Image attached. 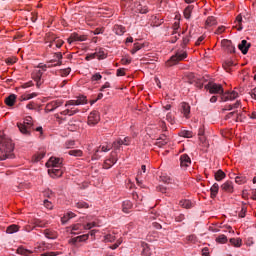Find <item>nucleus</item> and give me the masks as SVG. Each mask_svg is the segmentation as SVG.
Here are the masks:
<instances>
[{"mask_svg":"<svg viewBox=\"0 0 256 256\" xmlns=\"http://www.w3.org/2000/svg\"><path fill=\"white\" fill-rule=\"evenodd\" d=\"M180 137H185L186 139H191V137H193V132H191L189 130H182L180 132Z\"/></svg>","mask_w":256,"mask_h":256,"instance_id":"f704fd0d","label":"nucleus"},{"mask_svg":"<svg viewBox=\"0 0 256 256\" xmlns=\"http://www.w3.org/2000/svg\"><path fill=\"white\" fill-rule=\"evenodd\" d=\"M44 235L47 239H57V234L49 229L44 230Z\"/></svg>","mask_w":256,"mask_h":256,"instance_id":"c756f323","label":"nucleus"},{"mask_svg":"<svg viewBox=\"0 0 256 256\" xmlns=\"http://www.w3.org/2000/svg\"><path fill=\"white\" fill-rule=\"evenodd\" d=\"M236 27H238L237 29H238V31H243V24H241V23H243V17H241V15H238L237 17H236Z\"/></svg>","mask_w":256,"mask_h":256,"instance_id":"72a5a7b5","label":"nucleus"},{"mask_svg":"<svg viewBox=\"0 0 256 256\" xmlns=\"http://www.w3.org/2000/svg\"><path fill=\"white\" fill-rule=\"evenodd\" d=\"M63 43H65V42L59 38L56 39V41L54 42L55 47H57L58 49H61V47H63Z\"/></svg>","mask_w":256,"mask_h":256,"instance_id":"4d7b16f0","label":"nucleus"},{"mask_svg":"<svg viewBox=\"0 0 256 256\" xmlns=\"http://www.w3.org/2000/svg\"><path fill=\"white\" fill-rule=\"evenodd\" d=\"M61 105H63V102L61 100H55L47 105V109L49 111H53L54 109H57V107H61Z\"/></svg>","mask_w":256,"mask_h":256,"instance_id":"a211bd4d","label":"nucleus"},{"mask_svg":"<svg viewBox=\"0 0 256 256\" xmlns=\"http://www.w3.org/2000/svg\"><path fill=\"white\" fill-rule=\"evenodd\" d=\"M66 109L62 112H60V115H68L69 117H73V115H77L79 113V109L71 107V106H65Z\"/></svg>","mask_w":256,"mask_h":256,"instance_id":"ddd939ff","label":"nucleus"},{"mask_svg":"<svg viewBox=\"0 0 256 256\" xmlns=\"http://www.w3.org/2000/svg\"><path fill=\"white\" fill-rule=\"evenodd\" d=\"M46 65L48 66V68L57 67L59 65H63V61L51 60Z\"/></svg>","mask_w":256,"mask_h":256,"instance_id":"4c0bfd02","label":"nucleus"},{"mask_svg":"<svg viewBox=\"0 0 256 256\" xmlns=\"http://www.w3.org/2000/svg\"><path fill=\"white\" fill-rule=\"evenodd\" d=\"M180 206L184 209H191V207H193V202H191L190 200H181Z\"/></svg>","mask_w":256,"mask_h":256,"instance_id":"7c9ffc66","label":"nucleus"},{"mask_svg":"<svg viewBox=\"0 0 256 256\" xmlns=\"http://www.w3.org/2000/svg\"><path fill=\"white\" fill-rule=\"evenodd\" d=\"M96 53V57L97 59H105V52L103 51H99V52H95Z\"/></svg>","mask_w":256,"mask_h":256,"instance_id":"e2e57ef3","label":"nucleus"},{"mask_svg":"<svg viewBox=\"0 0 256 256\" xmlns=\"http://www.w3.org/2000/svg\"><path fill=\"white\" fill-rule=\"evenodd\" d=\"M62 165H63V159L57 158V157H51L46 163V167H48V175H50L52 179L61 177L63 175V170L61 169Z\"/></svg>","mask_w":256,"mask_h":256,"instance_id":"f03ea898","label":"nucleus"},{"mask_svg":"<svg viewBox=\"0 0 256 256\" xmlns=\"http://www.w3.org/2000/svg\"><path fill=\"white\" fill-rule=\"evenodd\" d=\"M250 47L251 43L247 42V40H242L241 43L238 45V49L243 55H247V53H249Z\"/></svg>","mask_w":256,"mask_h":256,"instance_id":"9b49d317","label":"nucleus"},{"mask_svg":"<svg viewBox=\"0 0 256 256\" xmlns=\"http://www.w3.org/2000/svg\"><path fill=\"white\" fill-rule=\"evenodd\" d=\"M115 163H117V158L112 156L104 162V169H111V167L114 166Z\"/></svg>","mask_w":256,"mask_h":256,"instance_id":"412c9836","label":"nucleus"},{"mask_svg":"<svg viewBox=\"0 0 256 256\" xmlns=\"http://www.w3.org/2000/svg\"><path fill=\"white\" fill-rule=\"evenodd\" d=\"M135 6H136L137 13H141L142 15L149 13V8L147 7V4L145 3V1L138 2L135 4Z\"/></svg>","mask_w":256,"mask_h":256,"instance_id":"1a4fd4ad","label":"nucleus"},{"mask_svg":"<svg viewBox=\"0 0 256 256\" xmlns=\"http://www.w3.org/2000/svg\"><path fill=\"white\" fill-rule=\"evenodd\" d=\"M252 99L256 100V87L250 92Z\"/></svg>","mask_w":256,"mask_h":256,"instance_id":"774afa93","label":"nucleus"},{"mask_svg":"<svg viewBox=\"0 0 256 256\" xmlns=\"http://www.w3.org/2000/svg\"><path fill=\"white\" fill-rule=\"evenodd\" d=\"M17 127L20 133L26 137H31V131H35V125L31 116H27L23 123H17Z\"/></svg>","mask_w":256,"mask_h":256,"instance_id":"7ed1b4c3","label":"nucleus"},{"mask_svg":"<svg viewBox=\"0 0 256 256\" xmlns=\"http://www.w3.org/2000/svg\"><path fill=\"white\" fill-rule=\"evenodd\" d=\"M172 29H173V32H172L173 35H175L177 32H179V29H180L179 21L174 22Z\"/></svg>","mask_w":256,"mask_h":256,"instance_id":"3c124183","label":"nucleus"},{"mask_svg":"<svg viewBox=\"0 0 256 256\" xmlns=\"http://www.w3.org/2000/svg\"><path fill=\"white\" fill-rule=\"evenodd\" d=\"M116 237L113 234H107L104 236L105 243H113L115 241Z\"/></svg>","mask_w":256,"mask_h":256,"instance_id":"79ce46f5","label":"nucleus"},{"mask_svg":"<svg viewBox=\"0 0 256 256\" xmlns=\"http://www.w3.org/2000/svg\"><path fill=\"white\" fill-rule=\"evenodd\" d=\"M73 41H79V34L74 32L70 35V37L68 38L69 45H71V43H73Z\"/></svg>","mask_w":256,"mask_h":256,"instance_id":"ea45409f","label":"nucleus"},{"mask_svg":"<svg viewBox=\"0 0 256 256\" xmlns=\"http://www.w3.org/2000/svg\"><path fill=\"white\" fill-rule=\"evenodd\" d=\"M105 29L104 28H96L94 31H93V34L94 35H102V33H104Z\"/></svg>","mask_w":256,"mask_h":256,"instance_id":"680f3d73","label":"nucleus"},{"mask_svg":"<svg viewBox=\"0 0 256 256\" xmlns=\"http://www.w3.org/2000/svg\"><path fill=\"white\" fill-rule=\"evenodd\" d=\"M217 243H225L227 241V236H225L224 234L219 235L216 238Z\"/></svg>","mask_w":256,"mask_h":256,"instance_id":"603ef678","label":"nucleus"},{"mask_svg":"<svg viewBox=\"0 0 256 256\" xmlns=\"http://www.w3.org/2000/svg\"><path fill=\"white\" fill-rule=\"evenodd\" d=\"M179 37H181V34L179 32H177L176 34H173L172 32L170 43H177V40L179 39Z\"/></svg>","mask_w":256,"mask_h":256,"instance_id":"de8ad7c7","label":"nucleus"},{"mask_svg":"<svg viewBox=\"0 0 256 256\" xmlns=\"http://www.w3.org/2000/svg\"><path fill=\"white\" fill-rule=\"evenodd\" d=\"M41 77H43V72L41 70H36L33 75V79L36 82V86L39 88L43 85V81H41Z\"/></svg>","mask_w":256,"mask_h":256,"instance_id":"2eb2a0df","label":"nucleus"},{"mask_svg":"<svg viewBox=\"0 0 256 256\" xmlns=\"http://www.w3.org/2000/svg\"><path fill=\"white\" fill-rule=\"evenodd\" d=\"M193 12V6H187L184 9V17L185 19H191V13Z\"/></svg>","mask_w":256,"mask_h":256,"instance_id":"473e14b6","label":"nucleus"},{"mask_svg":"<svg viewBox=\"0 0 256 256\" xmlns=\"http://www.w3.org/2000/svg\"><path fill=\"white\" fill-rule=\"evenodd\" d=\"M69 73H71V68H65V69L59 70V75L61 77H67V75H69Z\"/></svg>","mask_w":256,"mask_h":256,"instance_id":"a18cd8bd","label":"nucleus"},{"mask_svg":"<svg viewBox=\"0 0 256 256\" xmlns=\"http://www.w3.org/2000/svg\"><path fill=\"white\" fill-rule=\"evenodd\" d=\"M113 31L115 33V35H124L125 34V27H123L122 25H115L113 28Z\"/></svg>","mask_w":256,"mask_h":256,"instance_id":"5701e85b","label":"nucleus"},{"mask_svg":"<svg viewBox=\"0 0 256 256\" xmlns=\"http://www.w3.org/2000/svg\"><path fill=\"white\" fill-rule=\"evenodd\" d=\"M41 256H57V253H55V252H46V253L41 254Z\"/></svg>","mask_w":256,"mask_h":256,"instance_id":"338daca9","label":"nucleus"},{"mask_svg":"<svg viewBox=\"0 0 256 256\" xmlns=\"http://www.w3.org/2000/svg\"><path fill=\"white\" fill-rule=\"evenodd\" d=\"M78 243H83V241H87L89 239V234H84L76 237Z\"/></svg>","mask_w":256,"mask_h":256,"instance_id":"09e8293b","label":"nucleus"},{"mask_svg":"<svg viewBox=\"0 0 256 256\" xmlns=\"http://www.w3.org/2000/svg\"><path fill=\"white\" fill-rule=\"evenodd\" d=\"M237 97H239V93L232 91H224L222 93V96H220L221 101L223 102H227V101H235V99H237Z\"/></svg>","mask_w":256,"mask_h":256,"instance_id":"0eeeda50","label":"nucleus"},{"mask_svg":"<svg viewBox=\"0 0 256 256\" xmlns=\"http://www.w3.org/2000/svg\"><path fill=\"white\" fill-rule=\"evenodd\" d=\"M131 209H133V203L129 200H125L122 203V211L124 213H129V211H131Z\"/></svg>","mask_w":256,"mask_h":256,"instance_id":"aec40b11","label":"nucleus"},{"mask_svg":"<svg viewBox=\"0 0 256 256\" xmlns=\"http://www.w3.org/2000/svg\"><path fill=\"white\" fill-rule=\"evenodd\" d=\"M75 207H77V209H89V205L87 204V202L85 201H79L75 204Z\"/></svg>","mask_w":256,"mask_h":256,"instance_id":"e433bc0d","label":"nucleus"},{"mask_svg":"<svg viewBox=\"0 0 256 256\" xmlns=\"http://www.w3.org/2000/svg\"><path fill=\"white\" fill-rule=\"evenodd\" d=\"M222 47H224L228 53H235V46L231 40H222Z\"/></svg>","mask_w":256,"mask_h":256,"instance_id":"4468645a","label":"nucleus"},{"mask_svg":"<svg viewBox=\"0 0 256 256\" xmlns=\"http://www.w3.org/2000/svg\"><path fill=\"white\" fill-rule=\"evenodd\" d=\"M99 121H101L99 112L95 111V110L92 111L88 116V125H90V127H95V125H97V123H99Z\"/></svg>","mask_w":256,"mask_h":256,"instance_id":"423d86ee","label":"nucleus"},{"mask_svg":"<svg viewBox=\"0 0 256 256\" xmlns=\"http://www.w3.org/2000/svg\"><path fill=\"white\" fill-rule=\"evenodd\" d=\"M235 182L238 183V185H243V183H247V177H245V176H237L235 178Z\"/></svg>","mask_w":256,"mask_h":256,"instance_id":"37998d69","label":"nucleus"},{"mask_svg":"<svg viewBox=\"0 0 256 256\" xmlns=\"http://www.w3.org/2000/svg\"><path fill=\"white\" fill-rule=\"evenodd\" d=\"M35 97H37V93L26 94L24 96H21L20 101H29V99H33Z\"/></svg>","mask_w":256,"mask_h":256,"instance_id":"58836bf2","label":"nucleus"},{"mask_svg":"<svg viewBox=\"0 0 256 256\" xmlns=\"http://www.w3.org/2000/svg\"><path fill=\"white\" fill-rule=\"evenodd\" d=\"M65 145L67 149H71V147L75 146V142L73 140H68Z\"/></svg>","mask_w":256,"mask_h":256,"instance_id":"0e129e2a","label":"nucleus"},{"mask_svg":"<svg viewBox=\"0 0 256 256\" xmlns=\"http://www.w3.org/2000/svg\"><path fill=\"white\" fill-rule=\"evenodd\" d=\"M189 165H191V158L189 157V155L187 154H183L180 156V167H182V169H186L187 167H189Z\"/></svg>","mask_w":256,"mask_h":256,"instance_id":"f8f14e48","label":"nucleus"},{"mask_svg":"<svg viewBox=\"0 0 256 256\" xmlns=\"http://www.w3.org/2000/svg\"><path fill=\"white\" fill-rule=\"evenodd\" d=\"M15 146L11 139L3 134H0V161H5V159H13V150Z\"/></svg>","mask_w":256,"mask_h":256,"instance_id":"f257e3e1","label":"nucleus"},{"mask_svg":"<svg viewBox=\"0 0 256 256\" xmlns=\"http://www.w3.org/2000/svg\"><path fill=\"white\" fill-rule=\"evenodd\" d=\"M58 39L59 37L53 34V32L46 33V36H45L46 43H55Z\"/></svg>","mask_w":256,"mask_h":256,"instance_id":"4be33fe9","label":"nucleus"},{"mask_svg":"<svg viewBox=\"0 0 256 256\" xmlns=\"http://www.w3.org/2000/svg\"><path fill=\"white\" fill-rule=\"evenodd\" d=\"M205 25L206 27H213L214 25H217V19L214 16H210L207 18Z\"/></svg>","mask_w":256,"mask_h":256,"instance_id":"393cba45","label":"nucleus"},{"mask_svg":"<svg viewBox=\"0 0 256 256\" xmlns=\"http://www.w3.org/2000/svg\"><path fill=\"white\" fill-rule=\"evenodd\" d=\"M140 49H143V44L134 43L133 49L131 50L132 55H135V53H137V51H140Z\"/></svg>","mask_w":256,"mask_h":256,"instance_id":"a19ab883","label":"nucleus"},{"mask_svg":"<svg viewBox=\"0 0 256 256\" xmlns=\"http://www.w3.org/2000/svg\"><path fill=\"white\" fill-rule=\"evenodd\" d=\"M205 89L209 91L212 95H220V97L224 93L223 86L221 84H217L215 82H210L205 86Z\"/></svg>","mask_w":256,"mask_h":256,"instance_id":"39448f33","label":"nucleus"},{"mask_svg":"<svg viewBox=\"0 0 256 256\" xmlns=\"http://www.w3.org/2000/svg\"><path fill=\"white\" fill-rule=\"evenodd\" d=\"M233 65H235V63H233V61L227 60V61L223 64V68L225 69V71H229V70L231 69V67H233Z\"/></svg>","mask_w":256,"mask_h":256,"instance_id":"c03bdc74","label":"nucleus"},{"mask_svg":"<svg viewBox=\"0 0 256 256\" xmlns=\"http://www.w3.org/2000/svg\"><path fill=\"white\" fill-rule=\"evenodd\" d=\"M242 209L239 213V217H241L242 219L245 217L246 213H247V207H245V203H242Z\"/></svg>","mask_w":256,"mask_h":256,"instance_id":"5fc2aeb1","label":"nucleus"},{"mask_svg":"<svg viewBox=\"0 0 256 256\" xmlns=\"http://www.w3.org/2000/svg\"><path fill=\"white\" fill-rule=\"evenodd\" d=\"M166 121H168V123L171 125H175V116H173L171 113H168L166 115Z\"/></svg>","mask_w":256,"mask_h":256,"instance_id":"49530a36","label":"nucleus"},{"mask_svg":"<svg viewBox=\"0 0 256 256\" xmlns=\"http://www.w3.org/2000/svg\"><path fill=\"white\" fill-rule=\"evenodd\" d=\"M93 227H97V223H95V222L87 223V224L84 226V229H93Z\"/></svg>","mask_w":256,"mask_h":256,"instance_id":"bf43d9fd","label":"nucleus"},{"mask_svg":"<svg viewBox=\"0 0 256 256\" xmlns=\"http://www.w3.org/2000/svg\"><path fill=\"white\" fill-rule=\"evenodd\" d=\"M214 177L216 181H223V179L226 177V174L223 172V170H218L215 172Z\"/></svg>","mask_w":256,"mask_h":256,"instance_id":"bb28decb","label":"nucleus"},{"mask_svg":"<svg viewBox=\"0 0 256 256\" xmlns=\"http://www.w3.org/2000/svg\"><path fill=\"white\" fill-rule=\"evenodd\" d=\"M230 244L233 247H241V245H243V241L241 240V238H231Z\"/></svg>","mask_w":256,"mask_h":256,"instance_id":"cd10ccee","label":"nucleus"},{"mask_svg":"<svg viewBox=\"0 0 256 256\" xmlns=\"http://www.w3.org/2000/svg\"><path fill=\"white\" fill-rule=\"evenodd\" d=\"M190 39H189V36H186V37H183L182 39V47L185 48L187 47V44L189 43Z\"/></svg>","mask_w":256,"mask_h":256,"instance_id":"13d9d810","label":"nucleus"},{"mask_svg":"<svg viewBox=\"0 0 256 256\" xmlns=\"http://www.w3.org/2000/svg\"><path fill=\"white\" fill-rule=\"evenodd\" d=\"M221 189L226 191V193H233V182L226 181L224 184L221 185Z\"/></svg>","mask_w":256,"mask_h":256,"instance_id":"6ab92c4d","label":"nucleus"},{"mask_svg":"<svg viewBox=\"0 0 256 256\" xmlns=\"http://www.w3.org/2000/svg\"><path fill=\"white\" fill-rule=\"evenodd\" d=\"M68 154L72 157H83V151L81 150H70Z\"/></svg>","mask_w":256,"mask_h":256,"instance_id":"c9c22d12","label":"nucleus"},{"mask_svg":"<svg viewBox=\"0 0 256 256\" xmlns=\"http://www.w3.org/2000/svg\"><path fill=\"white\" fill-rule=\"evenodd\" d=\"M117 77H123L125 75V68H120L116 73Z\"/></svg>","mask_w":256,"mask_h":256,"instance_id":"69168bd1","label":"nucleus"},{"mask_svg":"<svg viewBox=\"0 0 256 256\" xmlns=\"http://www.w3.org/2000/svg\"><path fill=\"white\" fill-rule=\"evenodd\" d=\"M210 191L212 199H215V197H217V193H219V184L214 183L210 188Z\"/></svg>","mask_w":256,"mask_h":256,"instance_id":"b1692460","label":"nucleus"},{"mask_svg":"<svg viewBox=\"0 0 256 256\" xmlns=\"http://www.w3.org/2000/svg\"><path fill=\"white\" fill-rule=\"evenodd\" d=\"M87 103V97L79 96L77 100H69L65 103V107H73L75 105H85Z\"/></svg>","mask_w":256,"mask_h":256,"instance_id":"6e6552de","label":"nucleus"},{"mask_svg":"<svg viewBox=\"0 0 256 256\" xmlns=\"http://www.w3.org/2000/svg\"><path fill=\"white\" fill-rule=\"evenodd\" d=\"M141 247H142L141 255H143V256H151L152 255L151 247H149V244H147L145 242H141Z\"/></svg>","mask_w":256,"mask_h":256,"instance_id":"dca6fc26","label":"nucleus"},{"mask_svg":"<svg viewBox=\"0 0 256 256\" xmlns=\"http://www.w3.org/2000/svg\"><path fill=\"white\" fill-rule=\"evenodd\" d=\"M17 231H19V226L15 224L8 226L6 229V233L9 235H13V233H17Z\"/></svg>","mask_w":256,"mask_h":256,"instance_id":"a878e982","label":"nucleus"},{"mask_svg":"<svg viewBox=\"0 0 256 256\" xmlns=\"http://www.w3.org/2000/svg\"><path fill=\"white\" fill-rule=\"evenodd\" d=\"M121 141L118 139L117 141H114L113 144H112V147L115 148L116 150H119L121 149Z\"/></svg>","mask_w":256,"mask_h":256,"instance_id":"6e6d98bb","label":"nucleus"},{"mask_svg":"<svg viewBox=\"0 0 256 256\" xmlns=\"http://www.w3.org/2000/svg\"><path fill=\"white\" fill-rule=\"evenodd\" d=\"M167 143H169V139L167 138L166 135L160 136V138L157 141V145H159V147H163V145H167Z\"/></svg>","mask_w":256,"mask_h":256,"instance_id":"c85d7f7f","label":"nucleus"},{"mask_svg":"<svg viewBox=\"0 0 256 256\" xmlns=\"http://www.w3.org/2000/svg\"><path fill=\"white\" fill-rule=\"evenodd\" d=\"M15 101H17V95L15 94H11L5 98V104L8 107H13V105H15Z\"/></svg>","mask_w":256,"mask_h":256,"instance_id":"f3484780","label":"nucleus"},{"mask_svg":"<svg viewBox=\"0 0 256 256\" xmlns=\"http://www.w3.org/2000/svg\"><path fill=\"white\" fill-rule=\"evenodd\" d=\"M17 253L18 255H24V256H29L31 255V253H33L32 251L28 250V249H25L23 247H19L17 249Z\"/></svg>","mask_w":256,"mask_h":256,"instance_id":"2f4dec72","label":"nucleus"},{"mask_svg":"<svg viewBox=\"0 0 256 256\" xmlns=\"http://www.w3.org/2000/svg\"><path fill=\"white\" fill-rule=\"evenodd\" d=\"M184 59H187V52L185 51L177 52L174 56H172L166 62V67H173V65H177L179 61H184Z\"/></svg>","mask_w":256,"mask_h":256,"instance_id":"20e7f679","label":"nucleus"},{"mask_svg":"<svg viewBox=\"0 0 256 256\" xmlns=\"http://www.w3.org/2000/svg\"><path fill=\"white\" fill-rule=\"evenodd\" d=\"M121 145H131V138L125 137L124 139L119 138Z\"/></svg>","mask_w":256,"mask_h":256,"instance_id":"864d4df0","label":"nucleus"},{"mask_svg":"<svg viewBox=\"0 0 256 256\" xmlns=\"http://www.w3.org/2000/svg\"><path fill=\"white\" fill-rule=\"evenodd\" d=\"M92 81H100V79H103V76H101V74L96 73L92 76Z\"/></svg>","mask_w":256,"mask_h":256,"instance_id":"052dcab7","label":"nucleus"},{"mask_svg":"<svg viewBox=\"0 0 256 256\" xmlns=\"http://www.w3.org/2000/svg\"><path fill=\"white\" fill-rule=\"evenodd\" d=\"M160 179L163 183H171L173 181V179H171V177L167 176V175H162L160 176Z\"/></svg>","mask_w":256,"mask_h":256,"instance_id":"8fccbe9b","label":"nucleus"},{"mask_svg":"<svg viewBox=\"0 0 256 256\" xmlns=\"http://www.w3.org/2000/svg\"><path fill=\"white\" fill-rule=\"evenodd\" d=\"M180 111L186 119H189V115L191 113V106L187 102H182L180 104Z\"/></svg>","mask_w":256,"mask_h":256,"instance_id":"9d476101","label":"nucleus"}]
</instances>
